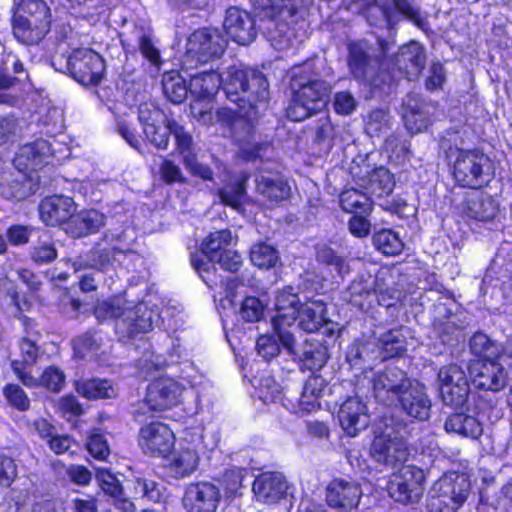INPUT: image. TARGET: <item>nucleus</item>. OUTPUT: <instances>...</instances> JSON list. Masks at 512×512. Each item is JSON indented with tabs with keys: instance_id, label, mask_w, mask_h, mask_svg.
I'll use <instances>...</instances> for the list:
<instances>
[{
	"instance_id": "nucleus-6",
	"label": "nucleus",
	"mask_w": 512,
	"mask_h": 512,
	"mask_svg": "<svg viewBox=\"0 0 512 512\" xmlns=\"http://www.w3.org/2000/svg\"><path fill=\"white\" fill-rule=\"evenodd\" d=\"M51 64L55 70L71 74L83 85L98 84L105 72L104 59L88 48L76 49L68 56L55 54Z\"/></svg>"
},
{
	"instance_id": "nucleus-50",
	"label": "nucleus",
	"mask_w": 512,
	"mask_h": 512,
	"mask_svg": "<svg viewBox=\"0 0 512 512\" xmlns=\"http://www.w3.org/2000/svg\"><path fill=\"white\" fill-rule=\"evenodd\" d=\"M164 493L163 484L153 480L137 478L133 482V494L136 498H146L148 501L159 503L164 499Z\"/></svg>"
},
{
	"instance_id": "nucleus-16",
	"label": "nucleus",
	"mask_w": 512,
	"mask_h": 512,
	"mask_svg": "<svg viewBox=\"0 0 512 512\" xmlns=\"http://www.w3.org/2000/svg\"><path fill=\"white\" fill-rule=\"evenodd\" d=\"M298 295L291 288L279 291L275 298L276 315L272 319L273 329L282 339L285 347L290 352L294 351V337L290 332H286V327H291L296 323V314L300 309Z\"/></svg>"
},
{
	"instance_id": "nucleus-45",
	"label": "nucleus",
	"mask_w": 512,
	"mask_h": 512,
	"mask_svg": "<svg viewBox=\"0 0 512 512\" xmlns=\"http://www.w3.org/2000/svg\"><path fill=\"white\" fill-rule=\"evenodd\" d=\"M380 359L400 356L405 351L404 335L398 330H391L383 334L379 339Z\"/></svg>"
},
{
	"instance_id": "nucleus-38",
	"label": "nucleus",
	"mask_w": 512,
	"mask_h": 512,
	"mask_svg": "<svg viewBox=\"0 0 512 512\" xmlns=\"http://www.w3.org/2000/svg\"><path fill=\"white\" fill-rule=\"evenodd\" d=\"M257 192L271 204L286 200L290 193L288 184L279 177L261 175L256 178Z\"/></svg>"
},
{
	"instance_id": "nucleus-43",
	"label": "nucleus",
	"mask_w": 512,
	"mask_h": 512,
	"mask_svg": "<svg viewBox=\"0 0 512 512\" xmlns=\"http://www.w3.org/2000/svg\"><path fill=\"white\" fill-rule=\"evenodd\" d=\"M289 353L290 351L287 350ZM295 353L291 352V354H295L300 356V359L303 363V367L309 370H319L321 369L327 362L328 354L326 347L316 343H308L306 342L303 345L301 354L294 347Z\"/></svg>"
},
{
	"instance_id": "nucleus-26",
	"label": "nucleus",
	"mask_w": 512,
	"mask_h": 512,
	"mask_svg": "<svg viewBox=\"0 0 512 512\" xmlns=\"http://www.w3.org/2000/svg\"><path fill=\"white\" fill-rule=\"evenodd\" d=\"M494 360H475L470 364V378L477 388L499 391L505 386L507 373Z\"/></svg>"
},
{
	"instance_id": "nucleus-9",
	"label": "nucleus",
	"mask_w": 512,
	"mask_h": 512,
	"mask_svg": "<svg viewBox=\"0 0 512 512\" xmlns=\"http://www.w3.org/2000/svg\"><path fill=\"white\" fill-rule=\"evenodd\" d=\"M232 235L229 230H220L210 233L201 244V253L191 255V263L207 286L213 288L218 285L216 263L224 250H228Z\"/></svg>"
},
{
	"instance_id": "nucleus-58",
	"label": "nucleus",
	"mask_w": 512,
	"mask_h": 512,
	"mask_svg": "<svg viewBox=\"0 0 512 512\" xmlns=\"http://www.w3.org/2000/svg\"><path fill=\"white\" fill-rule=\"evenodd\" d=\"M245 188L243 186V182H235L230 184L219 191V195L221 201L233 207L236 210H239L241 207V202L244 197Z\"/></svg>"
},
{
	"instance_id": "nucleus-64",
	"label": "nucleus",
	"mask_w": 512,
	"mask_h": 512,
	"mask_svg": "<svg viewBox=\"0 0 512 512\" xmlns=\"http://www.w3.org/2000/svg\"><path fill=\"white\" fill-rule=\"evenodd\" d=\"M333 106L338 114L349 115L355 110L357 102L350 92L341 91L335 94Z\"/></svg>"
},
{
	"instance_id": "nucleus-14",
	"label": "nucleus",
	"mask_w": 512,
	"mask_h": 512,
	"mask_svg": "<svg viewBox=\"0 0 512 512\" xmlns=\"http://www.w3.org/2000/svg\"><path fill=\"white\" fill-rule=\"evenodd\" d=\"M437 386L445 405L458 408L467 401L469 383L464 370L457 364H449L440 368Z\"/></svg>"
},
{
	"instance_id": "nucleus-53",
	"label": "nucleus",
	"mask_w": 512,
	"mask_h": 512,
	"mask_svg": "<svg viewBox=\"0 0 512 512\" xmlns=\"http://www.w3.org/2000/svg\"><path fill=\"white\" fill-rule=\"evenodd\" d=\"M275 334H266L262 335L258 338L256 343V349L260 356H262L265 360H270L278 355L280 351V344L287 349L279 337L278 332L274 329Z\"/></svg>"
},
{
	"instance_id": "nucleus-17",
	"label": "nucleus",
	"mask_w": 512,
	"mask_h": 512,
	"mask_svg": "<svg viewBox=\"0 0 512 512\" xmlns=\"http://www.w3.org/2000/svg\"><path fill=\"white\" fill-rule=\"evenodd\" d=\"M424 480L423 470L413 465L403 466L389 482V495L400 503L418 502L423 492Z\"/></svg>"
},
{
	"instance_id": "nucleus-61",
	"label": "nucleus",
	"mask_w": 512,
	"mask_h": 512,
	"mask_svg": "<svg viewBox=\"0 0 512 512\" xmlns=\"http://www.w3.org/2000/svg\"><path fill=\"white\" fill-rule=\"evenodd\" d=\"M165 365V358L161 355H155L153 352L145 353L139 360V369L144 377L151 376L153 371L160 370Z\"/></svg>"
},
{
	"instance_id": "nucleus-52",
	"label": "nucleus",
	"mask_w": 512,
	"mask_h": 512,
	"mask_svg": "<svg viewBox=\"0 0 512 512\" xmlns=\"http://www.w3.org/2000/svg\"><path fill=\"white\" fill-rule=\"evenodd\" d=\"M366 132L371 137L385 134L390 129V117L387 111L376 109L369 113L366 126Z\"/></svg>"
},
{
	"instance_id": "nucleus-8",
	"label": "nucleus",
	"mask_w": 512,
	"mask_h": 512,
	"mask_svg": "<svg viewBox=\"0 0 512 512\" xmlns=\"http://www.w3.org/2000/svg\"><path fill=\"white\" fill-rule=\"evenodd\" d=\"M19 14L14 24V34L26 43L40 40L50 24L49 8L40 0H21L17 5Z\"/></svg>"
},
{
	"instance_id": "nucleus-51",
	"label": "nucleus",
	"mask_w": 512,
	"mask_h": 512,
	"mask_svg": "<svg viewBox=\"0 0 512 512\" xmlns=\"http://www.w3.org/2000/svg\"><path fill=\"white\" fill-rule=\"evenodd\" d=\"M469 346L471 352L481 358L480 360L489 361L496 359L499 355L498 346L486 334L480 332L472 336Z\"/></svg>"
},
{
	"instance_id": "nucleus-49",
	"label": "nucleus",
	"mask_w": 512,
	"mask_h": 512,
	"mask_svg": "<svg viewBox=\"0 0 512 512\" xmlns=\"http://www.w3.org/2000/svg\"><path fill=\"white\" fill-rule=\"evenodd\" d=\"M464 503L439 492L432 485L428 493L427 509L429 512H456Z\"/></svg>"
},
{
	"instance_id": "nucleus-46",
	"label": "nucleus",
	"mask_w": 512,
	"mask_h": 512,
	"mask_svg": "<svg viewBox=\"0 0 512 512\" xmlns=\"http://www.w3.org/2000/svg\"><path fill=\"white\" fill-rule=\"evenodd\" d=\"M340 204L344 211L348 213H361L369 214L372 206L370 198L356 189H348L341 193Z\"/></svg>"
},
{
	"instance_id": "nucleus-55",
	"label": "nucleus",
	"mask_w": 512,
	"mask_h": 512,
	"mask_svg": "<svg viewBox=\"0 0 512 512\" xmlns=\"http://www.w3.org/2000/svg\"><path fill=\"white\" fill-rule=\"evenodd\" d=\"M31 257L39 264L49 263L57 257V251L47 234H44L39 243L33 247Z\"/></svg>"
},
{
	"instance_id": "nucleus-2",
	"label": "nucleus",
	"mask_w": 512,
	"mask_h": 512,
	"mask_svg": "<svg viewBox=\"0 0 512 512\" xmlns=\"http://www.w3.org/2000/svg\"><path fill=\"white\" fill-rule=\"evenodd\" d=\"M290 86L293 95L287 116L293 121H303L324 108L331 90L326 81L316 78L306 67L293 72Z\"/></svg>"
},
{
	"instance_id": "nucleus-13",
	"label": "nucleus",
	"mask_w": 512,
	"mask_h": 512,
	"mask_svg": "<svg viewBox=\"0 0 512 512\" xmlns=\"http://www.w3.org/2000/svg\"><path fill=\"white\" fill-rule=\"evenodd\" d=\"M227 41L217 30L199 29L186 43V62L207 63L222 56Z\"/></svg>"
},
{
	"instance_id": "nucleus-7",
	"label": "nucleus",
	"mask_w": 512,
	"mask_h": 512,
	"mask_svg": "<svg viewBox=\"0 0 512 512\" xmlns=\"http://www.w3.org/2000/svg\"><path fill=\"white\" fill-rule=\"evenodd\" d=\"M221 85L227 98L234 103L264 100L267 96L268 82L264 75L254 69L232 66L221 76Z\"/></svg>"
},
{
	"instance_id": "nucleus-18",
	"label": "nucleus",
	"mask_w": 512,
	"mask_h": 512,
	"mask_svg": "<svg viewBox=\"0 0 512 512\" xmlns=\"http://www.w3.org/2000/svg\"><path fill=\"white\" fill-rule=\"evenodd\" d=\"M361 497V487L354 481L335 478L326 487V503L338 511L350 512L357 508Z\"/></svg>"
},
{
	"instance_id": "nucleus-47",
	"label": "nucleus",
	"mask_w": 512,
	"mask_h": 512,
	"mask_svg": "<svg viewBox=\"0 0 512 512\" xmlns=\"http://www.w3.org/2000/svg\"><path fill=\"white\" fill-rule=\"evenodd\" d=\"M372 194L378 197L383 194H390L395 186L393 175L384 167L376 168L369 176L364 185Z\"/></svg>"
},
{
	"instance_id": "nucleus-48",
	"label": "nucleus",
	"mask_w": 512,
	"mask_h": 512,
	"mask_svg": "<svg viewBox=\"0 0 512 512\" xmlns=\"http://www.w3.org/2000/svg\"><path fill=\"white\" fill-rule=\"evenodd\" d=\"M163 92L172 103H182L188 93L185 79L178 73H169L162 80Z\"/></svg>"
},
{
	"instance_id": "nucleus-3",
	"label": "nucleus",
	"mask_w": 512,
	"mask_h": 512,
	"mask_svg": "<svg viewBox=\"0 0 512 512\" xmlns=\"http://www.w3.org/2000/svg\"><path fill=\"white\" fill-rule=\"evenodd\" d=\"M94 313L99 321L116 319L117 331L129 337L136 333H146L153 328L152 311L143 304L133 306L122 297L98 301Z\"/></svg>"
},
{
	"instance_id": "nucleus-54",
	"label": "nucleus",
	"mask_w": 512,
	"mask_h": 512,
	"mask_svg": "<svg viewBox=\"0 0 512 512\" xmlns=\"http://www.w3.org/2000/svg\"><path fill=\"white\" fill-rule=\"evenodd\" d=\"M172 134L176 142V150L182 156L183 162L187 156H195L192 136L177 122L172 124Z\"/></svg>"
},
{
	"instance_id": "nucleus-19",
	"label": "nucleus",
	"mask_w": 512,
	"mask_h": 512,
	"mask_svg": "<svg viewBox=\"0 0 512 512\" xmlns=\"http://www.w3.org/2000/svg\"><path fill=\"white\" fill-rule=\"evenodd\" d=\"M220 500L221 493L218 487L202 481L189 484L182 501L188 512H215Z\"/></svg>"
},
{
	"instance_id": "nucleus-11",
	"label": "nucleus",
	"mask_w": 512,
	"mask_h": 512,
	"mask_svg": "<svg viewBox=\"0 0 512 512\" xmlns=\"http://www.w3.org/2000/svg\"><path fill=\"white\" fill-rule=\"evenodd\" d=\"M205 449L200 428L183 430L170 459V468L174 475L183 478L193 473L199 464V454Z\"/></svg>"
},
{
	"instance_id": "nucleus-15",
	"label": "nucleus",
	"mask_w": 512,
	"mask_h": 512,
	"mask_svg": "<svg viewBox=\"0 0 512 512\" xmlns=\"http://www.w3.org/2000/svg\"><path fill=\"white\" fill-rule=\"evenodd\" d=\"M138 119L143 128L147 141L158 149H167L172 124L175 121L166 120L163 113L153 103H142L138 109Z\"/></svg>"
},
{
	"instance_id": "nucleus-4",
	"label": "nucleus",
	"mask_w": 512,
	"mask_h": 512,
	"mask_svg": "<svg viewBox=\"0 0 512 512\" xmlns=\"http://www.w3.org/2000/svg\"><path fill=\"white\" fill-rule=\"evenodd\" d=\"M52 155L51 143L44 139L25 144L20 148L14 163L16 168L23 172L21 179H15L11 183L1 184V195L7 199L21 200L34 193L31 180L26 179L27 171H36Z\"/></svg>"
},
{
	"instance_id": "nucleus-34",
	"label": "nucleus",
	"mask_w": 512,
	"mask_h": 512,
	"mask_svg": "<svg viewBox=\"0 0 512 512\" xmlns=\"http://www.w3.org/2000/svg\"><path fill=\"white\" fill-rule=\"evenodd\" d=\"M326 387L325 379L320 375H312L304 384L298 400L299 412L309 413L320 407V398Z\"/></svg>"
},
{
	"instance_id": "nucleus-22",
	"label": "nucleus",
	"mask_w": 512,
	"mask_h": 512,
	"mask_svg": "<svg viewBox=\"0 0 512 512\" xmlns=\"http://www.w3.org/2000/svg\"><path fill=\"white\" fill-rule=\"evenodd\" d=\"M401 409L410 417L418 420L429 418L431 401L425 387L417 381L409 380L396 399Z\"/></svg>"
},
{
	"instance_id": "nucleus-25",
	"label": "nucleus",
	"mask_w": 512,
	"mask_h": 512,
	"mask_svg": "<svg viewBox=\"0 0 512 512\" xmlns=\"http://www.w3.org/2000/svg\"><path fill=\"white\" fill-rule=\"evenodd\" d=\"M338 418L342 429L350 437L366 429L370 421L368 407L358 396L349 397L342 403Z\"/></svg>"
},
{
	"instance_id": "nucleus-39",
	"label": "nucleus",
	"mask_w": 512,
	"mask_h": 512,
	"mask_svg": "<svg viewBox=\"0 0 512 512\" xmlns=\"http://www.w3.org/2000/svg\"><path fill=\"white\" fill-rule=\"evenodd\" d=\"M221 86V75L215 71L203 72L192 76L189 91L196 98L210 99Z\"/></svg>"
},
{
	"instance_id": "nucleus-42",
	"label": "nucleus",
	"mask_w": 512,
	"mask_h": 512,
	"mask_svg": "<svg viewBox=\"0 0 512 512\" xmlns=\"http://www.w3.org/2000/svg\"><path fill=\"white\" fill-rule=\"evenodd\" d=\"M251 263L260 269L275 267L280 261L279 251L267 242H257L250 249Z\"/></svg>"
},
{
	"instance_id": "nucleus-21",
	"label": "nucleus",
	"mask_w": 512,
	"mask_h": 512,
	"mask_svg": "<svg viewBox=\"0 0 512 512\" xmlns=\"http://www.w3.org/2000/svg\"><path fill=\"white\" fill-rule=\"evenodd\" d=\"M223 28L230 39L240 45L250 44L257 35L254 17L238 7L226 10Z\"/></svg>"
},
{
	"instance_id": "nucleus-62",
	"label": "nucleus",
	"mask_w": 512,
	"mask_h": 512,
	"mask_svg": "<svg viewBox=\"0 0 512 512\" xmlns=\"http://www.w3.org/2000/svg\"><path fill=\"white\" fill-rule=\"evenodd\" d=\"M4 395L7 401L19 410L29 408V399L25 392L17 385H7L4 389Z\"/></svg>"
},
{
	"instance_id": "nucleus-12",
	"label": "nucleus",
	"mask_w": 512,
	"mask_h": 512,
	"mask_svg": "<svg viewBox=\"0 0 512 512\" xmlns=\"http://www.w3.org/2000/svg\"><path fill=\"white\" fill-rule=\"evenodd\" d=\"M182 386L172 378L161 377L147 387L144 400L135 406L133 414L140 418L147 411L160 412L176 406L180 401Z\"/></svg>"
},
{
	"instance_id": "nucleus-28",
	"label": "nucleus",
	"mask_w": 512,
	"mask_h": 512,
	"mask_svg": "<svg viewBox=\"0 0 512 512\" xmlns=\"http://www.w3.org/2000/svg\"><path fill=\"white\" fill-rule=\"evenodd\" d=\"M348 67L352 76L361 81H368L374 73V64L370 47L366 41L350 43L348 46Z\"/></svg>"
},
{
	"instance_id": "nucleus-23",
	"label": "nucleus",
	"mask_w": 512,
	"mask_h": 512,
	"mask_svg": "<svg viewBox=\"0 0 512 512\" xmlns=\"http://www.w3.org/2000/svg\"><path fill=\"white\" fill-rule=\"evenodd\" d=\"M409 380L405 373L397 368L377 371L371 380L374 395L385 404L395 403Z\"/></svg>"
},
{
	"instance_id": "nucleus-59",
	"label": "nucleus",
	"mask_w": 512,
	"mask_h": 512,
	"mask_svg": "<svg viewBox=\"0 0 512 512\" xmlns=\"http://www.w3.org/2000/svg\"><path fill=\"white\" fill-rule=\"evenodd\" d=\"M264 306L256 297H246L242 302L240 316L248 322L259 321L263 315Z\"/></svg>"
},
{
	"instance_id": "nucleus-33",
	"label": "nucleus",
	"mask_w": 512,
	"mask_h": 512,
	"mask_svg": "<svg viewBox=\"0 0 512 512\" xmlns=\"http://www.w3.org/2000/svg\"><path fill=\"white\" fill-rule=\"evenodd\" d=\"M296 317L298 328L308 333H313L327 322L325 318V304L321 300H312L301 304Z\"/></svg>"
},
{
	"instance_id": "nucleus-20",
	"label": "nucleus",
	"mask_w": 512,
	"mask_h": 512,
	"mask_svg": "<svg viewBox=\"0 0 512 512\" xmlns=\"http://www.w3.org/2000/svg\"><path fill=\"white\" fill-rule=\"evenodd\" d=\"M23 325L26 336L22 338L19 344L22 362L14 360L12 368L24 385L32 387L35 386L37 379L26 372L25 369L33 365L39 355V349L36 345L38 333L35 331V323L31 319L24 317Z\"/></svg>"
},
{
	"instance_id": "nucleus-57",
	"label": "nucleus",
	"mask_w": 512,
	"mask_h": 512,
	"mask_svg": "<svg viewBox=\"0 0 512 512\" xmlns=\"http://www.w3.org/2000/svg\"><path fill=\"white\" fill-rule=\"evenodd\" d=\"M96 478L101 489L112 497L122 495V487L119 480L107 468L100 467L97 469Z\"/></svg>"
},
{
	"instance_id": "nucleus-35",
	"label": "nucleus",
	"mask_w": 512,
	"mask_h": 512,
	"mask_svg": "<svg viewBox=\"0 0 512 512\" xmlns=\"http://www.w3.org/2000/svg\"><path fill=\"white\" fill-rule=\"evenodd\" d=\"M349 290L351 294V301L361 308H364V303L358 298L362 297L363 294H365L366 297H376L379 305L385 307H390L392 305V300L399 297L397 290L389 288L383 289L382 285L380 284L379 276L376 278L375 289L373 292L362 288V284L360 282H353Z\"/></svg>"
},
{
	"instance_id": "nucleus-1",
	"label": "nucleus",
	"mask_w": 512,
	"mask_h": 512,
	"mask_svg": "<svg viewBox=\"0 0 512 512\" xmlns=\"http://www.w3.org/2000/svg\"><path fill=\"white\" fill-rule=\"evenodd\" d=\"M262 21L261 29L271 46L279 51L294 46L298 35L293 29L304 16L298 0H253Z\"/></svg>"
},
{
	"instance_id": "nucleus-10",
	"label": "nucleus",
	"mask_w": 512,
	"mask_h": 512,
	"mask_svg": "<svg viewBox=\"0 0 512 512\" xmlns=\"http://www.w3.org/2000/svg\"><path fill=\"white\" fill-rule=\"evenodd\" d=\"M489 158L478 149L456 151L453 176L458 185L478 189L490 180Z\"/></svg>"
},
{
	"instance_id": "nucleus-44",
	"label": "nucleus",
	"mask_w": 512,
	"mask_h": 512,
	"mask_svg": "<svg viewBox=\"0 0 512 512\" xmlns=\"http://www.w3.org/2000/svg\"><path fill=\"white\" fill-rule=\"evenodd\" d=\"M373 244L385 255L395 256L402 252L404 243L398 233L391 229H382L373 235Z\"/></svg>"
},
{
	"instance_id": "nucleus-29",
	"label": "nucleus",
	"mask_w": 512,
	"mask_h": 512,
	"mask_svg": "<svg viewBox=\"0 0 512 512\" xmlns=\"http://www.w3.org/2000/svg\"><path fill=\"white\" fill-rule=\"evenodd\" d=\"M287 490V483L281 473H263L253 483V492L258 500L265 503H275L280 500Z\"/></svg>"
},
{
	"instance_id": "nucleus-27",
	"label": "nucleus",
	"mask_w": 512,
	"mask_h": 512,
	"mask_svg": "<svg viewBox=\"0 0 512 512\" xmlns=\"http://www.w3.org/2000/svg\"><path fill=\"white\" fill-rule=\"evenodd\" d=\"M75 210L74 200L64 195L48 196L39 205L40 219L49 226L67 225Z\"/></svg>"
},
{
	"instance_id": "nucleus-24",
	"label": "nucleus",
	"mask_w": 512,
	"mask_h": 512,
	"mask_svg": "<svg viewBox=\"0 0 512 512\" xmlns=\"http://www.w3.org/2000/svg\"><path fill=\"white\" fill-rule=\"evenodd\" d=\"M173 431L161 422H151L139 431V445L146 454L164 455L174 443Z\"/></svg>"
},
{
	"instance_id": "nucleus-56",
	"label": "nucleus",
	"mask_w": 512,
	"mask_h": 512,
	"mask_svg": "<svg viewBox=\"0 0 512 512\" xmlns=\"http://www.w3.org/2000/svg\"><path fill=\"white\" fill-rule=\"evenodd\" d=\"M38 381L40 385L44 386L48 390L52 392H59L65 385V375L60 368L50 366L44 370Z\"/></svg>"
},
{
	"instance_id": "nucleus-31",
	"label": "nucleus",
	"mask_w": 512,
	"mask_h": 512,
	"mask_svg": "<svg viewBox=\"0 0 512 512\" xmlns=\"http://www.w3.org/2000/svg\"><path fill=\"white\" fill-rule=\"evenodd\" d=\"M105 220V215L98 210H82L74 213L73 218L67 223L66 231L73 237H83L99 231L105 225Z\"/></svg>"
},
{
	"instance_id": "nucleus-63",
	"label": "nucleus",
	"mask_w": 512,
	"mask_h": 512,
	"mask_svg": "<svg viewBox=\"0 0 512 512\" xmlns=\"http://www.w3.org/2000/svg\"><path fill=\"white\" fill-rule=\"evenodd\" d=\"M162 180L167 184L182 183L185 181L183 173L172 160L164 159L159 168Z\"/></svg>"
},
{
	"instance_id": "nucleus-60",
	"label": "nucleus",
	"mask_w": 512,
	"mask_h": 512,
	"mask_svg": "<svg viewBox=\"0 0 512 512\" xmlns=\"http://www.w3.org/2000/svg\"><path fill=\"white\" fill-rule=\"evenodd\" d=\"M317 259L319 262L333 267V269L341 276L349 272V268L346 265L345 260L337 256L330 248L324 247L320 249L317 252Z\"/></svg>"
},
{
	"instance_id": "nucleus-5",
	"label": "nucleus",
	"mask_w": 512,
	"mask_h": 512,
	"mask_svg": "<svg viewBox=\"0 0 512 512\" xmlns=\"http://www.w3.org/2000/svg\"><path fill=\"white\" fill-rule=\"evenodd\" d=\"M401 430V424L393 418H385L377 424L370 447V455L376 462L396 467L408 459L409 451Z\"/></svg>"
},
{
	"instance_id": "nucleus-30",
	"label": "nucleus",
	"mask_w": 512,
	"mask_h": 512,
	"mask_svg": "<svg viewBox=\"0 0 512 512\" xmlns=\"http://www.w3.org/2000/svg\"><path fill=\"white\" fill-rule=\"evenodd\" d=\"M403 120L407 130L420 133L431 123V106L422 103L416 96L408 95L404 102Z\"/></svg>"
},
{
	"instance_id": "nucleus-41",
	"label": "nucleus",
	"mask_w": 512,
	"mask_h": 512,
	"mask_svg": "<svg viewBox=\"0 0 512 512\" xmlns=\"http://www.w3.org/2000/svg\"><path fill=\"white\" fill-rule=\"evenodd\" d=\"M77 392L87 399H107L116 396L117 391L107 380L91 379L78 381Z\"/></svg>"
},
{
	"instance_id": "nucleus-40",
	"label": "nucleus",
	"mask_w": 512,
	"mask_h": 512,
	"mask_svg": "<svg viewBox=\"0 0 512 512\" xmlns=\"http://www.w3.org/2000/svg\"><path fill=\"white\" fill-rule=\"evenodd\" d=\"M447 432H454L465 437L477 439L482 434V425L472 416L462 413L451 415L445 422Z\"/></svg>"
},
{
	"instance_id": "nucleus-32",
	"label": "nucleus",
	"mask_w": 512,
	"mask_h": 512,
	"mask_svg": "<svg viewBox=\"0 0 512 512\" xmlns=\"http://www.w3.org/2000/svg\"><path fill=\"white\" fill-rule=\"evenodd\" d=\"M439 492L449 495L451 498L465 503L470 490L471 483L467 474L459 472L445 473L433 484Z\"/></svg>"
},
{
	"instance_id": "nucleus-37",
	"label": "nucleus",
	"mask_w": 512,
	"mask_h": 512,
	"mask_svg": "<svg viewBox=\"0 0 512 512\" xmlns=\"http://www.w3.org/2000/svg\"><path fill=\"white\" fill-rule=\"evenodd\" d=\"M397 65L410 75H417L425 65V55L422 46L417 42H410L400 48L396 57Z\"/></svg>"
},
{
	"instance_id": "nucleus-36",
	"label": "nucleus",
	"mask_w": 512,
	"mask_h": 512,
	"mask_svg": "<svg viewBox=\"0 0 512 512\" xmlns=\"http://www.w3.org/2000/svg\"><path fill=\"white\" fill-rule=\"evenodd\" d=\"M463 213L474 220L489 221L497 215L498 205L490 196L477 195L466 201Z\"/></svg>"
}]
</instances>
